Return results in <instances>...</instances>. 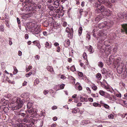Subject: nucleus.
Wrapping results in <instances>:
<instances>
[{"label": "nucleus", "instance_id": "f257e3e1", "mask_svg": "<svg viewBox=\"0 0 127 127\" xmlns=\"http://www.w3.org/2000/svg\"><path fill=\"white\" fill-rule=\"evenodd\" d=\"M97 34L98 36L100 37L99 40L97 44L98 48L100 49V51H101L102 50H103L102 52V53L105 52L108 55L111 52V51L110 50H108V49L107 50L106 49L105 50L104 49H101L103 46V45L105 44L104 41L106 37V34L105 33L104 31H103L100 30L98 32Z\"/></svg>", "mask_w": 127, "mask_h": 127}, {"label": "nucleus", "instance_id": "f03ea898", "mask_svg": "<svg viewBox=\"0 0 127 127\" xmlns=\"http://www.w3.org/2000/svg\"><path fill=\"white\" fill-rule=\"evenodd\" d=\"M33 3L29 0H26L22 4L23 9L28 11H32L34 9H40L41 8V6L40 5H37L34 7H33Z\"/></svg>", "mask_w": 127, "mask_h": 127}, {"label": "nucleus", "instance_id": "7ed1b4c3", "mask_svg": "<svg viewBox=\"0 0 127 127\" xmlns=\"http://www.w3.org/2000/svg\"><path fill=\"white\" fill-rule=\"evenodd\" d=\"M24 100H21L20 98L17 97H14L13 98V101L14 103H16L18 104H20V105H22V106L24 102Z\"/></svg>", "mask_w": 127, "mask_h": 127}, {"label": "nucleus", "instance_id": "20e7f679", "mask_svg": "<svg viewBox=\"0 0 127 127\" xmlns=\"http://www.w3.org/2000/svg\"><path fill=\"white\" fill-rule=\"evenodd\" d=\"M105 7L102 5L98 4L97 5L96 9L95 10V12L97 13H101L102 14V11H103Z\"/></svg>", "mask_w": 127, "mask_h": 127}, {"label": "nucleus", "instance_id": "39448f33", "mask_svg": "<svg viewBox=\"0 0 127 127\" xmlns=\"http://www.w3.org/2000/svg\"><path fill=\"white\" fill-rule=\"evenodd\" d=\"M27 113H29L31 115L32 117H35L36 116L37 113L36 110L35 109H32L30 110H28L27 112Z\"/></svg>", "mask_w": 127, "mask_h": 127}, {"label": "nucleus", "instance_id": "423d86ee", "mask_svg": "<svg viewBox=\"0 0 127 127\" xmlns=\"http://www.w3.org/2000/svg\"><path fill=\"white\" fill-rule=\"evenodd\" d=\"M112 12L108 9L105 8L103 11H102V14L106 16L111 15L112 14Z\"/></svg>", "mask_w": 127, "mask_h": 127}, {"label": "nucleus", "instance_id": "0eeeda50", "mask_svg": "<svg viewBox=\"0 0 127 127\" xmlns=\"http://www.w3.org/2000/svg\"><path fill=\"white\" fill-rule=\"evenodd\" d=\"M118 16L119 18H127V12L124 11L123 12H119L118 13Z\"/></svg>", "mask_w": 127, "mask_h": 127}, {"label": "nucleus", "instance_id": "6e6552de", "mask_svg": "<svg viewBox=\"0 0 127 127\" xmlns=\"http://www.w3.org/2000/svg\"><path fill=\"white\" fill-rule=\"evenodd\" d=\"M15 127H31V125L30 124H26L23 125V124L19 123L16 124L15 125Z\"/></svg>", "mask_w": 127, "mask_h": 127}, {"label": "nucleus", "instance_id": "1a4fd4ad", "mask_svg": "<svg viewBox=\"0 0 127 127\" xmlns=\"http://www.w3.org/2000/svg\"><path fill=\"white\" fill-rule=\"evenodd\" d=\"M122 27V28L121 29V32L127 34V24L123 25Z\"/></svg>", "mask_w": 127, "mask_h": 127}, {"label": "nucleus", "instance_id": "9d476101", "mask_svg": "<svg viewBox=\"0 0 127 127\" xmlns=\"http://www.w3.org/2000/svg\"><path fill=\"white\" fill-rule=\"evenodd\" d=\"M106 24H107V22L106 21H104L98 24V26L100 29L103 28L105 27L106 28Z\"/></svg>", "mask_w": 127, "mask_h": 127}, {"label": "nucleus", "instance_id": "9b49d317", "mask_svg": "<svg viewBox=\"0 0 127 127\" xmlns=\"http://www.w3.org/2000/svg\"><path fill=\"white\" fill-rule=\"evenodd\" d=\"M124 65V64L121 63L118 64V67L117 68V71L119 70L120 72H121L123 70V66Z\"/></svg>", "mask_w": 127, "mask_h": 127}, {"label": "nucleus", "instance_id": "f8f14e48", "mask_svg": "<svg viewBox=\"0 0 127 127\" xmlns=\"http://www.w3.org/2000/svg\"><path fill=\"white\" fill-rule=\"evenodd\" d=\"M41 29L40 28L38 27L32 32V33L35 35L38 34L41 32Z\"/></svg>", "mask_w": 127, "mask_h": 127}, {"label": "nucleus", "instance_id": "ddd939ff", "mask_svg": "<svg viewBox=\"0 0 127 127\" xmlns=\"http://www.w3.org/2000/svg\"><path fill=\"white\" fill-rule=\"evenodd\" d=\"M109 37L111 39H114L116 38L118 35L116 34V33H111L109 34Z\"/></svg>", "mask_w": 127, "mask_h": 127}, {"label": "nucleus", "instance_id": "4468645a", "mask_svg": "<svg viewBox=\"0 0 127 127\" xmlns=\"http://www.w3.org/2000/svg\"><path fill=\"white\" fill-rule=\"evenodd\" d=\"M103 17V16L102 14L96 17L95 18V21L96 22H98L101 20Z\"/></svg>", "mask_w": 127, "mask_h": 127}, {"label": "nucleus", "instance_id": "2eb2a0df", "mask_svg": "<svg viewBox=\"0 0 127 127\" xmlns=\"http://www.w3.org/2000/svg\"><path fill=\"white\" fill-rule=\"evenodd\" d=\"M22 107V105H20V104H17V105L12 108V110H15L21 108Z\"/></svg>", "mask_w": 127, "mask_h": 127}, {"label": "nucleus", "instance_id": "dca6fc26", "mask_svg": "<svg viewBox=\"0 0 127 127\" xmlns=\"http://www.w3.org/2000/svg\"><path fill=\"white\" fill-rule=\"evenodd\" d=\"M34 44H35L37 46L39 49H40L41 47V46L39 43V42L38 40H35L32 42Z\"/></svg>", "mask_w": 127, "mask_h": 127}, {"label": "nucleus", "instance_id": "f3484780", "mask_svg": "<svg viewBox=\"0 0 127 127\" xmlns=\"http://www.w3.org/2000/svg\"><path fill=\"white\" fill-rule=\"evenodd\" d=\"M60 1V0H56L54 1V5L56 8H57L58 7L60 4L59 3Z\"/></svg>", "mask_w": 127, "mask_h": 127}, {"label": "nucleus", "instance_id": "a211bd4d", "mask_svg": "<svg viewBox=\"0 0 127 127\" xmlns=\"http://www.w3.org/2000/svg\"><path fill=\"white\" fill-rule=\"evenodd\" d=\"M64 45L66 47H67L70 45V41L69 40L67 39L65 40L64 42Z\"/></svg>", "mask_w": 127, "mask_h": 127}, {"label": "nucleus", "instance_id": "6ab92c4d", "mask_svg": "<svg viewBox=\"0 0 127 127\" xmlns=\"http://www.w3.org/2000/svg\"><path fill=\"white\" fill-rule=\"evenodd\" d=\"M109 61L110 63H112L114 62V57L112 55L109 57Z\"/></svg>", "mask_w": 127, "mask_h": 127}, {"label": "nucleus", "instance_id": "aec40b11", "mask_svg": "<svg viewBox=\"0 0 127 127\" xmlns=\"http://www.w3.org/2000/svg\"><path fill=\"white\" fill-rule=\"evenodd\" d=\"M103 96L106 98H108L110 100H113L112 98L110 96V95L107 93H105Z\"/></svg>", "mask_w": 127, "mask_h": 127}, {"label": "nucleus", "instance_id": "412c9836", "mask_svg": "<svg viewBox=\"0 0 127 127\" xmlns=\"http://www.w3.org/2000/svg\"><path fill=\"white\" fill-rule=\"evenodd\" d=\"M114 24L113 22L112 21H110V22L107 23V24H106V27L107 28H109L110 27L112 26Z\"/></svg>", "mask_w": 127, "mask_h": 127}, {"label": "nucleus", "instance_id": "4be33fe9", "mask_svg": "<svg viewBox=\"0 0 127 127\" xmlns=\"http://www.w3.org/2000/svg\"><path fill=\"white\" fill-rule=\"evenodd\" d=\"M72 112L73 113H76L79 111V109L78 108H76L72 109Z\"/></svg>", "mask_w": 127, "mask_h": 127}, {"label": "nucleus", "instance_id": "5701e85b", "mask_svg": "<svg viewBox=\"0 0 127 127\" xmlns=\"http://www.w3.org/2000/svg\"><path fill=\"white\" fill-rule=\"evenodd\" d=\"M88 50L90 52V53H93L94 51V49L93 48L92 46H90L88 48Z\"/></svg>", "mask_w": 127, "mask_h": 127}, {"label": "nucleus", "instance_id": "b1692460", "mask_svg": "<svg viewBox=\"0 0 127 127\" xmlns=\"http://www.w3.org/2000/svg\"><path fill=\"white\" fill-rule=\"evenodd\" d=\"M96 79L100 80L102 76L100 73H98L96 74Z\"/></svg>", "mask_w": 127, "mask_h": 127}, {"label": "nucleus", "instance_id": "393cba45", "mask_svg": "<svg viewBox=\"0 0 127 127\" xmlns=\"http://www.w3.org/2000/svg\"><path fill=\"white\" fill-rule=\"evenodd\" d=\"M80 100L81 102H83L84 101H87V100L86 98L83 97H81L80 98Z\"/></svg>", "mask_w": 127, "mask_h": 127}, {"label": "nucleus", "instance_id": "a878e982", "mask_svg": "<svg viewBox=\"0 0 127 127\" xmlns=\"http://www.w3.org/2000/svg\"><path fill=\"white\" fill-rule=\"evenodd\" d=\"M43 26L45 27L48 26L49 25V23L47 21H44L43 23Z\"/></svg>", "mask_w": 127, "mask_h": 127}, {"label": "nucleus", "instance_id": "bb28decb", "mask_svg": "<svg viewBox=\"0 0 127 127\" xmlns=\"http://www.w3.org/2000/svg\"><path fill=\"white\" fill-rule=\"evenodd\" d=\"M47 70L51 72H53L54 71L52 67L48 66L47 68Z\"/></svg>", "mask_w": 127, "mask_h": 127}, {"label": "nucleus", "instance_id": "cd10ccee", "mask_svg": "<svg viewBox=\"0 0 127 127\" xmlns=\"http://www.w3.org/2000/svg\"><path fill=\"white\" fill-rule=\"evenodd\" d=\"M32 102H28L27 104V107L28 108H30L32 106Z\"/></svg>", "mask_w": 127, "mask_h": 127}, {"label": "nucleus", "instance_id": "c85d7f7f", "mask_svg": "<svg viewBox=\"0 0 127 127\" xmlns=\"http://www.w3.org/2000/svg\"><path fill=\"white\" fill-rule=\"evenodd\" d=\"M71 31H73L72 28L70 29L68 27H67L65 31L69 33L71 32Z\"/></svg>", "mask_w": 127, "mask_h": 127}, {"label": "nucleus", "instance_id": "c756f323", "mask_svg": "<svg viewBox=\"0 0 127 127\" xmlns=\"http://www.w3.org/2000/svg\"><path fill=\"white\" fill-rule=\"evenodd\" d=\"M73 31H71V32L68 33V36L70 38H71L72 37L73 34Z\"/></svg>", "mask_w": 127, "mask_h": 127}, {"label": "nucleus", "instance_id": "7c9ffc66", "mask_svg": "<svg viewBox=\"0 0 127 127\" xmlns=\"http://www.w3.org/2000/svg\"><path fill=\"white\" fill-rule=\"evenodd\" d=\"M28 122V120L27 119H23L22 121V123L21 124H23V125H25V124L26 123H27V122Z\"/></svg>", "mask_w": 127, "mask_h": 127}, {"label": "nucleus", "instance_id": "2f4dec72", "mask_svg": "<svg viewBox=\"0 0 127 127\" xmlns=\"http://www.w3.org/2000/svg\"><path fill=\"white\" fill-rule=\"evenodd\" d=\"M98 65L99 67L102 68L104 64L101 62H100L98 63Z\"/></svg>", "mask_w": 127, "mask_h": 127}, {"label": "nucleus", "instance_id": "473e14b6", "mask_svg": "<svg viewBox=\"0 0 127 127\" xmlns=\"http://www.w3.org/2000/svg\"><path fill=\"white\" fill-rule=\"evenodd\" d=\"M99 94L101 95L104 96L105 92L102 90H100L99 92Z\"/></svg>", "mask_w": 127, "mask_h": 127}, {"label": "nucleus", "instance_id": "72a5a7b5", "mask_svg": "<svg viewBox=\"0 0 127 127\" xmlns=\"http://www.w3.org/2000/svg\"><path fill=\"white\" fill-rule=\"evenodd\" d=\"M4 15L5 21V20H9L8 19L9 16L8 15V14H7L6 13H5Z\"/></svg>", "mask_w": 127, "mask_h": 127}, {"label": "nucleus", "instance_id": "f704fd0d", "mask_svg": "<svg viewBox=\"0 0 127 127\" xmlns=\"http://www.w3.org/2000/svg\"><path fill=\"white\" fill-rule=\"evenodd\" d=\"M83 57L84 59L85 60H86V61L88 62V60L87 59V54L85 52L83 54Z\"/></svg>", "mask_w": 127, "mask_h": 127}, {"label": "nucleus", "instance_id": "c9c22d12", "mask_svg": "<svg viewBox=\"0 0 127 127\" xmlns=\"http://www.w3.org/2000/svg\"><path fill=\"white\" fill-rule=\"evenodd\" d=\"M93 105L95 107L98 106L100 107L101 106V105L100 104L96 102L94 103Z\"/></svg>", "mask_w": 127, "mask_h": 127}, {"label": "nucleus", "instance_id": "e433bc0d", "mask_svg": "<svg viewBox=\"0 0 127 127\" xmlns=\"http://www.w3.org/2000/svg\"><path fill=\"white\" fill-rule=\"evenodd\" d=\"M5 24L6 26L8 28L10 27V25L9 23L8 22L9 21V20H5Z\"/></svg>", "mask_w": 127, "mask_h": 127}, {"label": "nucleus", "instance_id": "4c0bfd02", "mask_svg": "<svg viewBox=\"0 0 127 127\" xmlns=\"http://www.w3.org/2000/svg\"><path fill=\"white\" fill-rule=\"evenodd\" d=\"M39 80L38 79H36L34 81V85H36L38 84H39Z\"/></svg>", "mask_w": 127, "mask_h": 127}, {"label": "nucleus", "instance_id": "58836bf2", "mask_svg": "<svg viewBox=\"0 0 127 127\" xmlns=\"http://www.w3.org/2000/svg\"><path fill=\"white\" fill-rule=\"evenodd\" d=\"M45 47L48 48H50L51 47V45H49L48 42H47L45 44Z\"/></svg>", "mask_w": 127, "mask_h": 127}, {"label": "nucleus", "instance_id": "ea45409f", "mask_svg": "<svg viewBox=\"0 0 127 127\" xmlns=\"http://www.w3.org/2000/svg\"><path fill=\"white\" fill-rule=\"evenodd\" d=\"M70 69L71 71L73 72H74L76 70V69L75 67V66L74 65L72 66L70 68Z\"/></svg>", "mask_w": 127, "mask_h": 127}, {"label": "nucleus", "instance_id": "a19ab883", "mask_svg": "<svg viewBox=\"0 0 127 127\" xmlns=\"http://www.w3.org/2000/svg\"><path fill=\"white\" fill-rule=\"evenodd\" d=\"M14 71H13V74L15 75L17 73L18 71L15 67L14 68Z\"/></svg>", "mask_w": 127, "mask_h": 127}, {"label": "nucleus", "instance_id": "79ce46f5", "mask_svg": "<svg viewBox=\"0 0 127 127\" xmlns=\"http://www.w3.org/2000/svg\"><path fill=\"white\" fill-rule=\"evenodd\" d=\"M49 9L51 11H53V10H55L56 9L55 7H54L53 6H49Z\"/></svg>", "mask_w": 127, "mask_h": 127}, {"label": "nucleus", "instance_id": "37998d69", "mask_svg": "<svg viewBox=\"0 0 127 127\" xmlns=\"http://www.w3.org/2000/svg\"><path fill=\"white\" fill-rule=\"evenodd\" d=\"M121 61V59L120 58H119L117 59L115 61V62H117L118 64L121 63H120V62Z\"/></svg>", "mask_w": 127, "mask_h": 127}, {"label": "nucleus", "instance_id": "c03bdc74", "mask_svg": "<svg viewBox=\"0 0 127 127\" xmlns=\"http://www.w3.org/2000/svg\"><path fill=\"white\" fill-rule=\"evenodd\" d=\"M82 28L81 27H80L79 28L78 31V32L79 34H80V35L82 33Z\"/></svg>", "mask_w": 127, "mask_h": 127}, {"label": "nucleus", "instance_id": "a18cd8bd", "mask_svg": "<svg viewBox=\"0 0 127 127\" xmlns=\"http://www.w3.org/2000/svg\"><path fill=\"white\" fill-rule=\"evenodd\" d=\"M86 124V121L85 120L82 121L81 123L82 125H85Z\"/></svg>", "mask_w": 127, "mask_h": 127}, {"label": "nucleus", "instance_id": "49530a36", "mask_svg": "<svg viewBox=\"0 0 127 127\" xmlns=\"http://www.w3.org/2000/svg\"><path fill=\"white\" fill-rule=\"evenodd\" d=\"M98 1L100 3H104L105 2V1L104 0H98Z\"/></svg>", "mask_w": 127, "mask_h": 127}, {"label": "nucleus", "instance_id": "de8ad7c7", "mask_svg": "<svg viewBox=\"0 0 127 127\" xmlns=\"http://www.w3.org/2000/svg\"><path fill=\"white\" fill-rule=\"evenodd\" d=\"M4 31V27L2 26H0V31L2 32L3 31Z\"/></svg>", "mask_w": 127, "mask_h": 127}, {"label": "nucleus", "instance_id": "09e8293b", "mask_svg": "<svg viewBox=\"0 0 127 127\" xmlns=\"http://www.w3.org/2000/svg\"><path fill=\"white\" fill-rule=\"evenodd\" d=\"M1 66L2 68L3 69H4L5 64L4 63H2L1 64Z\"/></svg>", "mask_w": 127, "mask_h": 127}, {"label": "nucleus", "instance_id": "8fccbe9b", "mask_svg": "<svg viewBox=\"0 0 127 127\" xmlns=\"http://www.w3.org/2000/svg\"><path fill=\"white\" fill-rule=\"evenodd\" d=\"M49 93V91L47 90H45L43 91V94L45 95H46Z\"/></svg>", "mask_w": 127, "mask_h": 127}, {"label": "nucleus", "instance_id": "3c124183", "mask_svg": "<svg viewBox=\"0 0 127 127\" xmlns=\"http://www.w3.org/2000/svg\"><path fill=\"white\" fill-rule=\"evenodd\" d=\"M103 106L105 108L107 109H109V106L106 104H104Z\"/></svg>", "mask_w": 127, "mask_h": 127}, {"label": "nucleus", "instance_id": "603ef678", "mask_svg": "<svg viewBox=\"0 0 127 127\" xmlns=\"http://www.w3.org/2000/svg\"><path fill=\"white\" fill-rule=\"evenodd\" d=\"M86 38H87L88 39V40H89L90 39V34H88V33L87 34Z\"/></svg>", "mask_w": 127, "mask_h": 127}, {"label": "nucleus", "instance_id": "864d4df0", "mask_svg": "<svg viewBox=\"0 0 127 127\" xmlns=\"http://www.w3.org/2000/svg\"><path fill=\"white\" fill-rule=\"evenodd\" d=\"M32 74V73L31 72H30L29 73L26 74V76L27 77H28L30 76Z\"/></svg>", "mask_w": 127, "mask_h": 127}, {"label": "nucleus", "instance_id": "5fc2aeb1", "mask_svg": "<svg viewBox=\"0 0 127 127\" xmlns=\"http://www.w3.org/2000/svg\"><path fill=\"white\" fill-rule=\"evenodd\" d=\"M84 12V11H83V9H81L79 10V13L80 14V15H82V13Z\"/></svg>", "mask_w": 127, "mask_h": 127}, {"label": "nucleus", "instance_id": "6e6d98bb", "mask_svg": "<svg viewBox=\"0 0 127 127\" xmlns=\"http://www.w3.org/2000/svg\"><path fill=\"white\" fill-rule=\"evenodd\" d=\"M114 117L113 115L112 114H110L108 116V117L109 119H113Z\"/></svg>", "mask_w": 127, "mask_h": 127}, {"label": "nucleus", "instance_id": "4d7b16f0", "mask_svg": "<svg viewBox=\"0 0 127 127\" xmlns=\"http://www.w3.org/2000/svg\"><path fill=\"white\" fill-rule=\"evenodd\" d=\"M92 89L94 90H96L97 89V87L96 86H92Z\"/></svg>", "mask_w": 127, "mask_h": 127}, {"label": "nucleus", "instance_id": "13d9d810", "mask_svg": "<svg viewBox=\"0 0 127 127\" xmlns=\"http://www.w3.org/2000/svg\"><path fill=\"white\" fill-rule=\"evenodd\" d=\"M32 68V66L30 65H29L28 66V67L26 69V70L27 71H28L30 69H31Z\"/></svg>", "mask_w": 127, "mask_h": 127}, {"label": "nucleus", "instance_id": "bf43d9fd", "mask_svg": "<svg viewBox=\"0 0 127 127\" xmlns=\"http://www.w3.org/2000/svg\"><path fill=\"white\" fill-rule=\"evenodd\" d=\"M98 94H92L91 95L93 96L94 97H97L98 96Z\"/></svg>", "mask_w": 127, "mask_h": 127}, {"label": "nucleus", "instance_id": "052dcab7", "mask_svg": "<svg viewBox=\"0 0 127 127\" xmlns=\"http://www.w3.org/2000/svg\"><path fill=\"white\" fill-rule=\"evenodd\" d=\"M78 75L79 77H82L83 76V73L81 72H79L78 73Z\"/></svg>", "mask_w": 127, "mask_h": 127}, {"label": "nucleus", "instance_id": "680f3d73", "mask_svg": "<svg viewBox=\"0 0 127 127\" xmlns=\"http://www.w3.org/2000/svg\"><path fill=\"white\" fill-rule=\"evenodd\" d=\"M116 96L118 97H121V93H119V94H117L116 95Z\"/></svg>", "mask_w": 127, "mask_h": 127}, {"label": "nucleus", "instance_id": "e2e57ef3", "mask_svg": "<svg viewBox=\"0 0 127 127\" xmlns=\"http://www.w3.org/2000/svg\"><path fill=\"white\" fill-rule=\"evenodd\" d=\"M63 27H66L67 25V24L66 22H64L63 23Z\"/></svg>", "mask_w": 127, "mask_h": 127}, {"label": "nucleus", "instance_id": "0e129e2a", "mask_svg": "<svg viewBox=\"0 0 127 127\" xmlns=\"http://www.w3.org/2000/svg\"><path fill=\"white\" fill-rule=\"evenodd\" d=\"M43 35L45 36H47L48 35L47 32L46 31L43 32Z\"/></svg>", "mask_w": 127, "mask_h": 127}, {"label": "nucleus", "instance_id": "69168bd1", "mask_svg": "<svg viewBox=\"0 0 127 127\" xmlns=\"http://www.w3.org/2000/svg\"><path fill=\"white\" fill-rule=\"evenodd\" d=\"M64 86H65V85H64V84H62L60 86V88L61 89H63Z\"/></svg>", "mask_w": 127, "mask_h": 127}, {"label": "nucleus", "instance_id": "338daca9", "mask_svg": "<svg viewBox=\"0 0 127 127\" xmlns=\"http://www.w3.org/2000/svg\"><path fill=\"white\" fill-rule=\"evenodd\" d=\"M78 88L79 91L81 90L82 88V86L80 85L78 86Z\"/></svg>", "mask_w": 127, "mask_h": 127}, {"label": "nucleus", "instance_id": "774afa93", "mask_svg": "<svg viewBox=\"0 0 127 127\" xmlns=\"http://www.w3.org/2000/svg\"><path fill=\"white\" fill-rule=\"evenodd\" d=\"M84 16L86 17L87 16L88 14V12L87 11H84Z\"/></svg>", "mask_w": 127, "mask_h": 127}]
</instances>
